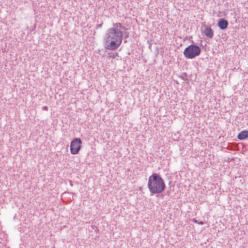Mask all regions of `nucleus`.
<instances>
[{
	"mask_svg": "<svg viewBox=\"0 0 248 248\" xmlns=\"http://www.w3.org/2000/svg\"><path fill=\"white\" fill-rule=\"evenodd\" d=\"M248 137V131L247 130L241 131L237 136V138L240 140H244Z\"/></svg>",
	"mask_w": 248,
	"mask_h": 248,
	"instance_id": "obj_7",
	"label": "nucleus"
},
{
	"mask_svg": "<svg viewBox=\"0 0 248 248\" xmlns=\"http://www.w3.org/2000/svg\"><path fill=\"white\" fill-rule=\"evenodd\" d=\"M217 24L221 30H224L228 27V22L226 19L220 18L219 19Z\"/></svg>",
	"mask_w": 248,
	"mask_h": 248,
	"instance_id": "obj_5",
	"label": "nucleus"
},
{
	"mask_svg": "<svg viewBox=\"0 0 248 248\" xmlns=\"http://www.w3.org/2000/svg\"><path fill=\"white\" fill-rule=\"evenodd\" d=\"M43 110L47 111V107L46 106H44L43 108Z\"/></svg>",
	"mask_w": 248,
	"mask_h": 248,
	"instance_id": "obj_9",
	"label": "nucleus"
},
{
	"mask_svg": "<svg viewBox=\"0 0 248 248\" xmlns=\"http://www.w3.org/2000/svg\"><path fill=\"white\" fill-rule=\"evenodd\" d=\"M82 141L79 138L73 140L70 144V152L72 155H76L81 148Z\"/></svg>",
	"mask_w": 248,
	"mask_h": 248,
	"instance_id": "obj_4",
	"label": "nucleus"
},
{
	"mask_svg": "<svg viewBox=\"0 0 248 248\" xmlns=\"http://www.w3.org/2000/svg\"><path fill=\"white\" fill-rule=\"evenodd\" d=\"M201 52V48L198 46L190 45L185 49L183 53L186 58L192 59L199 56Z\"/></svg>",
	"mask_w": 248,
	"mask_h": 248,
	"instance_id": "obj_3",
	"label": "nucleus"
},
{
	"mask_svg": "<svg viewBox=\"0 0 248 248\" xmlns=\"http://www.w3.org/2000/svg\"><path fill=\"white\" fill-rule=\"evenodd\" d=\"M124 27L120 23L113 24V27L107 30L104 38V48L108 50H115L121 46L123 37L122 30Z\"/></svg>",
	"mask_w": 248,
	"mask_h": 248,
	"instance_id": "obj_1",
	"label": "nucleus"
},
{
	"mask_svg": "<svg viewBox=\"0 0 248 248\" xmlns=\"http://www.w3.org/2000/svg\"><path fill=\"white\" fill-rule=\"evenodd\" d=\"M193 221L196 223H198L199 224H200V225H203V222H202V221H200V222H199L197 220H196L195 219H193Z\"/></svg>",
	"mask_w": 248,
	"mask_h": 248,
	"instance_id": "obj_8",
	"label": "nucleus"
},
{
	"mask_svg": "<svg viewBox=\"0 0 248 248\" xmlns=\"http://www.w3.org/2000/svg\"><path fill=\"white\" fill-rule=\"evenodd\" d=\"M148 187L152 194H159L164 190L165 184L159 174L154 173L149 177Z\"/></svg>",
	"mask_w": 248,
	"mask_h": 248,
	"instance_id": "obj_2",
	"label": "nucleus"
},
{
	"mask_svg": "<svg viewBox=\"0 0 248 248\" xmlns=\"http://www.w3.org/2000/svg\"><path fill=\"white\" fill-rule=\"evenodd\" d=\"M204 33L207 37L211 39L214 36V31L210 27H207L204 31Z\"/></svg>",
	"mask_w": 248,
	"mask_h": 248,
	"instance_id": "obj_6",
	"label": "nucleus"
},
{
	"mask_svg": "<svg viewBox=\"0 0 248 248\" xmlns=\"http://www.w3.org/2000/svg\"><path fill=\"white\" fill-rule=\"evenodd\" d=\"M102 26V23L101 24H100L99 25H97V28H101V27Z\"/></svg>",
	"mask_w": 248,
	"mask_h": 248,
	"instance_id": "obj_10",
	"label": "nucleus"
}]
</instances>
